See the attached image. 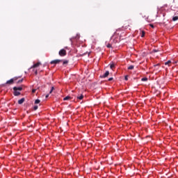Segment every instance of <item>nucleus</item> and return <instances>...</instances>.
Returning <instances> with one entry per match:
<instances>
[{
	"instance_id": "nucleus-14",
	"label": "nucleus",
	"mask_w": 178,
	"mask_h": 178,
	"mask_svg": "<svg viewBox=\"0 0 178 178\" xmlns=\"http://www.w3.org/2000/svg\"><path fill=\"white\" fill-rule=\"evenodd\" d=\"M40 102H41V101L38 99H37L35 101V104H40Z\"/></svg>"
},
{
	"instance_id": "nucleus-11",
	"label": "nucleus",
	"mask_w": 178,
	"mask_h": 178,
	"mask_svg": "<svg viewBox=\"0 0 178 178\" xmlns=\"http://www.w3.org/2000/svg\"><path fill=\"white\" fill-rule=\"evenodd\" d=\"M68 99H70V97L67 96V97H64L63 101H68Z\"/></svg>"
},
{
	"instance_id": "nucleus-30",
	"label": "nucleus",
	"mask_w": 178,
	"mask_h": 178,
	"mask_svg": "<svg viewBox=\"0 0 178 178\" xmlns=\"http://www.w3.org/2000/svg\"><path fill=\"white\" fill-rule=\"evenodd\" d=\"M65 49H67V47H65Z\"/></svg>"
},
{
	"instance_id": "nucleus-7",
	"label": "nucleus",
	"mask_w": 178,
	"mask_h": 178,
	"mask_svg": "<svg viewBox=\"0 0 178 178\" xmlns=\"http://www.w3.org/2000/svg\"><path fill=\"white\" fill-rule=\"evenodd\" d=\"M178 20V16H174L172 17V22H177Z\"/></svg>"
},
{
	"instance_id": "nucleus-29",
	"label": "nucleus",
	"mask_w": 178,
	"mask_h": 178,
	"mask_svg": "<svg viewBox=\"0 0 178 178\" xmlns=\"http://www.w3.org/2000/svg\"><path fill=\"white\" fill-rule=\"evenodd\" d=\"M122 35H125V33L124 32L122 33Z\"/></svg>"
},
{
	"instance_id": "nucleus-2",
	"label": "nucleus",
	"mask_w": 178,
	"mask_h": 178,
	"mask_svg": "<svg viewBox=\"0 0 178 178\" xmlns=\"http://www.w3.org/2000/svg\"><path fill=\"white\" fill-rule=\"evenodd\" d=\"M16 80H17V78H16V77L13 78L7 81L6 84H8V86H12V84H13L15 83V81H16Z\"/></svg>"
},
{
	"instance_id": "nucleus-19",
	"label": "nucleus",
	"mask_w": 178,
	"mask_h": 178,
	"mask_svg": "<svg viewBox=\"0 0 178 178\" xmlns=\"http://www.w3.org/2000/svg\"><path fill=\"white\" fill-rule=\"evenodd\" d=\"M33 109L34 111H37L38 109V106H34Z\"/></svg>"
},
{
	"instance_id": "nucleus-26",
	"label": "nucleus",
	"mask_w": 178,
	"mask_h": 178,
	"mask_svg": "<svg viewBox=\"0 0 178 178\" xmlns=\"http://www.w3.org/2000/svg\"><path fill=\"white\" fill-rule=\"evenodd\" d=\"M35 75L38 74V72L37 70L35 71Z\"/></svg>"
},
{
	"instance_id": "nucleus-17",
	"label": "nucleus",
	"mask_w": 178,
	"mask_h": 178,
	"mask_svg": "<svg viewBox=\"0 0 178 178\" xmlns=\"http://www.w3.org/2000/svg\"><path fill=\"white\" fill-rule=\"evenodd\" d=\"M110 67H111V69H114L115 68V64H111L110 65Z\"/></svg>"
},
{
	"instance_id": "nucleus-22",
	"label": "nucleus",
	"mask_w": 178,
	"mask_h": 178,
	"mask_svg": "<svg viewBox=\"0 0 178 178\" xmlns=\"http://www.w3.org/2000/svg\"><path fill=\"white\" fill-rule=\"evenodd\" d=\"M124 79H125L126 81L129 80V76H127V75L125 76Z\"/></svg>"
},
{
	"instance_id": "nucleus-10",
	"label": "nucleus",
	"mask_w": 178,
	"mask_h": 178,
	"mask_svg": "<svg viewBox=\"0 0 178 178\" xmlns=\"http://www.w3.org/2000/svg\"><path fill=\"white\" fill-rule=\"evenodd\" d=\"M117 34L119 35V33H118V31H117L116 32H115L114 35L111 37V40H113V38H115V36Z\"/></svg>"
},
{
	"instance_id": "nucleus-4",
	"label": "nucleus",
	"mask_w": 178,
	"mask_h": 178,
	"mask_svg": "<svg viewBox=\"0 0 178 178\" xmlns=\"http://www.w3.org/2000/svg\"><path fill=\"white\" fill-rule=\"evenodd\" d=\"M60 62H62V60H54L50 62L51 65H56L59 63Z\"/></svg>"
},
{
	"instance_id": "nucleus-3",
	"label": "nucleus",
	"mask_w": 178,
	"mask_h": 178,
	"mask_svg": "<svg viewBox=\"0 0 178 178\" xmlns=\"http://www.w3.org/2000/svg\"><path fill=\"white\" fill-rule=\"evenodd\" d=\"M67 54V53L66 52V50H65V49H60L58 52V55H60V56H66Z\"/></svg>"
},
{
	"instance_id": "nucleus-28",
	"label": "nucleus",
	"mask_w": 178,
	"mask_h": 178,
	"mask_svg": "<svg viewBox=\"0 0 178 178\" xmlns=\"http://www.w3.org/2000/svg\"><path fill=\"white\" fill-rule=\"evenodd\" d=\"M49 97V95H46V98H48Z\"/></svg>"
},
{
	"instance_id": "nucleus-20",
	"label": "nucleus",
	"mask_w": 178,
	"mask_h": 178,
	"mask_svg": "<svg viewBox=\"0 0 178 178\" xmlns=\"http://www.w3.org/2000/svg\"><path fill=\"white\" fill-rule=\"evenodd\" d=\"M107 48H112V44H107Z\"/></svg>"
},
{
	"instance_id": "nucleus-8",
	"label": "nucleus",
	"mask_w": 178,
	"mask_h": 178,
	"mask_svg": "<svg viewBox=\"0 0 178 178\" xmlns=\"http://www.w3.org/2000/svg\"><path fill=\"white\" fill-rule=\"evenodd\" d=\"M84 98V95H81L80 96H77V99H83Z\"/></svg>"
},
{
	"instance_id": "nucleus-31",
	"label": "nucleus",
	"mask_w": 178,
	"mask_h": 178,
	"mask_svg": "<svg viewBox=\"0 0 178 178\" xmlns=\"http://www.w3.org/2000/svg\"><path fill=\"white\" fill-rule=\"evenodd\" d=\"M23 101L24 102V99H23Z\"/></svg>"
},
{
	"instance_id": "nucleus-24",
	"label": "nucleus",
	"mask_w": 178,
	"mask_h": 178,
	"mask_svg": "<svg viewBox=\"0 0 178 178\" xmlns=\"http://www.w3.org/2000/svg\"><path fill=\"white\" fill-rule=\"evenodd\" d=\"M112 80H113V77L108 79V81H112Z\"/></svg>"
},
{
	"instance_id": "nucleus-16",
	"label": "nucleus",
	"mask_w": 178,
	"mask_h": 178,
	"mask_svg": "<svg viewBox=\"0 0 178 178\" xmlns=\"http://www.w3.org/2000/svg\"><path fill=\"white\" fill-rule=\"evenodd\" d=\"M170 63H172V61L168 60V61L165 63V65H170Z\"/></svg>"
},
{
	"instance_id": "nucleus-12",
	"label": "nucleus",
	"mask_w": 178,
	"mask_h": 178,
	"mask_svg": "<svg viewBox=\"0 0 178 178\" xmlns=\"http://www.w3.org/2000/svg\"><path fill=\"white\" fill-rule=\"evenodd\" d=\"M18 104H19V105H22V104H23V98H22L21 99H19V100L18 101Z\"/></svg>"
},
{
	"instance_id": "nucleus-6",
	"label": "nucleus",
	"mask_w": 178,
	"mask_h": 178,
	"mask_svg": "<svg viewBox=\"0 0 178 178\" xmlns=\"http://www.w3.org/2000/svg\"><path fill=\"white\" fill-rule=\"evenodd\" d=\"M108 76H109V71H106L102 77L103 79H105V77H108Z\"/></svg>"
},
{
	"instance_id": "nucleus-1",
	"label": "nucleus",
	"mask_w": 178,
	"mask_h": 178,
	"mask_svg": "<svg viewBox=\"0 0 178 178\" xmlns=\"http://www.w3.org/2000/svg\"><path fill=\"white\" fill-rule=\"evenodd\" d=\"M14 90V95L15 97H17L19 95H20V91H22L23 90V88L22 87H14L13 88Z\"/></svg>"
},
{
	"instance_id": "nucleus-25",
	"label": "nucleus",
	"mask_w": 178,
	"mask_h": 178,
	"mask_svg": "<svg viewBox=\"0 0 178 178\" xmlns=\"http://www.w3.org/2000/svg\"><path fill=\"white\" fill-rule=\"evenodd\" d=\"M149 26H150V27H152V29H154V24H150Z\"/></svg>"
},
{
	"instance_id": "nucleus-15",
	"label": "nucleus",
	"mask_w": 178,
	"mask_h": 178,
	"mask_svg": "<svg viewBox=\"0 0 178 178\" xmlns=\"http://www.w3.org/2000/svg\"><path fill=\"white\" fill-rule=\"evenodd\" d=\"M142 81H147L148 80V78L147 77H144V78H142Z\"/></svg>"
},
{
	"instance_id": "nucleus-21",
	"label": "nucleus",
	"mask_w": 178,
	"mask_h": 178,
	"mask_svg": "<svg viewBox=\"0 0 178 178\" xmlns=\"http://www.w3.org/2000/svg\"><path fill=\"white\" fill-rule=\"evenodd\" d=\"M145 35V32L143 31V32H142L141 37H144Z\"/></svg>"
},
{
	"instance_id": "nucleus-18",
	"label": "nucleus",
	"mask_w": 178,
	"mask_h": 178,
	"mask_svg": "<svg viewBox=\"0 0 178 178\" xmlns=\"http://www.w3.org/2000/svg\"><path fill=\"white\" fill-rule=\"evenodd\" d=\"M54 89L55 88L54 87H51L49 94H52V91H54Z\"/></svg>"
},
{
	"instance_id": "nucleus-27",
	"label": "nucleus",
	"mask_w": 178,
	"mask_h": 178,
	"mask_svg": "<svg viewBox=\"0 0 178 178\" xmlns=\"http://www.w3.org/2000/svg\"><path fill=\"white\" fill-rule=\"evenodd\" d=\"M122 35H120V40H123V38H122Z\"/></svg>"
},
{
	"instance_id": "nucleus-5",
	"label": "nucleus",
	"mask_w": 178,
	"mask_h": 178,
	"mask_svg": "<svg viewBox=\"0 0 178 178\" xmlns=\"http://www.w3.org/2000/svg\"><path fill=\"white\" fill-rule=\"evenodd\" d=\"M41 65L40 62H38L37 63L34 64L31 69H35V67H38Z\"/></svg>"
},
{
	"instance_id": "nucleus-9",
	"label": "nucleus",
	"mask_w": 178,
	"mask_h": 178,
	"mask_svg": "<svg viewBox=\"0 0 178 178\" xmlns=\"http://www.w3.org/2000/svg\"><path fill=\"white\" fill-rule=\"evenodd\" d=\"M133 69H134V65H130L129 67H128L129 70H133Z\"/></svg>"
},
{
	"instance_id": "nucleus-13",
	"label": "nucleus",
	"mask_w": 178,
	"mask_h": 178,
	"mask_svg": "<svg viewBox=\"0 0 178 178\" xmlns=\"http://www.w3.org/2000/svg\"><path fill=\"white\" fill-rule=\"evenodd\" d=\"M67 63H69V60H65L63 61V65H67Z\"/></svg>"
},
{
	"instance_id": "nucleus-23",
	"label": "nucleus",
	"mask_w": 178,
	"mask_h": 178,
	"mask_svg": "<svg viewBox=\"0 0 178 178\" xmlns=\"http://www.w3.org/2000/svg\"><path fill=\"white\" fill-rule=\"evenodd\" d=\"M35 91H37V89H33L32 90V93L34 94V92H35Z\"/></svg>"
}]
</instances>
